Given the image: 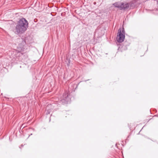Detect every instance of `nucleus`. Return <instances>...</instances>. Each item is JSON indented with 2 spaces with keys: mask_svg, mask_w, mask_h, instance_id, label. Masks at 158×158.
I'll return each instance as SVG.
<instances>
[{
  "mask_svg": "<svg viewBox=\"0 0 158 158\" xmlns=\"http://www.w3.org/2000/svg\"><path fill=\"white\" fill-rule=\"evenodd\" d=\"M19 44L17 47V51L18 52H23L24 49V46L26 44L25 41L22 39H18L17 40Z\"/></svg>",
  "mask_w": 158,
  "mask_h": 158,
  "instance_id": "7ed1b4c3",
  "label": "nucleus"
},
{
  "mask_svg": "<svg viewBox=\"0 0 158 158\" xmlns=\"http://www.w3.org/2000/svg\"><path fill=\"white\" fill-rule=\"evenodd\" d=\"M28 25V22L25 19L20 20L16 27L17 31L19 33H23L26 30Z\"/></svg>",
  "mask_w": 158,
  "mask_h": 158,
  "instance_id": "f257e3e1",
  "label": "nucleus"
},
{
  "mask_svg": "<svg viewBox=\"0 0 158 158\" xmlns=\"http://www.w3.org/2000/svg\"><path fill=\"white\" fill-rule=\"evenodd\" d=\"M125 38V32L124 28H123L121 30L120 29L118 30L116 38L118 42H123Z\"/></svg>",
  "mask_w": 158,
  "mask_h": 158,
  "instance_id": "f03ea898",
  "label": "nucleus"
},
{
  "mask_svg": "<svg viewBox=\"0 0 158 158\" xmlns=\"http://www.w3.org/2000/svg\"><path fill=\"white\" fill-rule=\"evenodd\" d=\"M116 7L120 8L121 10L127 9L129 7V5L127 3H124L122 2H117L114 4Z\"/></svg>",
  "mask_w": 158,
  "mask_h": 158,
  "instance_id": "20e7f679",
  "label": "nucleus"
}]
</instances>
